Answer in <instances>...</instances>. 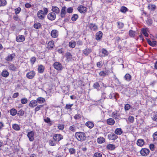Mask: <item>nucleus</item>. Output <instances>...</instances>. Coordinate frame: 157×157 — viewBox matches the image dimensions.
Segmentation results:
<instances>
[{"mask_svg":"<svg viewBox=\"0 0 157 157\" xmlns=\"http://www.w3.org/2000/svg\"><path fill=\"white\" fill-rule=\"evenodd\" d=\"M7 4L6 0H0V6H4Z\"/></svg>","mask_w":157,"mask_h":157,"instance_id":"40","label":"nucleus"},{"mask_svg":"<svg viewBox=\"0 0 157 157\" xmlns=\"http://www.w3.org/2000/svg\"><path fill=\"white\" fill-rule=\"evenodd\" d=\"M92 52V50L90 48H86L83 50V53L86 56H88Z\"/></svg>","mask_w":157,"mask_h":157,"instance_id":"18","label":"nucleus"},{"mask_svg":"<svg viewBox=\"0 0 157 157\" xmlns=\"http://www.w3.org/2000/svg\"><path fill=\"white\" fill-rule=\"evenodd\" d=\"M106 148L108 150H113L115 149V146L113 144H109L107 145Z\"/></svg>","mask_w":157,"mask_h":157,"instance_id":"27","label":"nucleus"},{"mask_svg":"<svg viewBox=\"0 0 157 157\" xmlns=\"http://www.w3.org/2000/svg\"><path fill=\"white\" fill-rule=\"evenodd\" d=\"M105 141V139L103 137H100L97 139V141L99 144H102Z\"/></svg>","mask_w":157,"mask_h":157,"instance_id":"26","label":"nucleus"},{"mask_svg":"<svg viewBox=\"0 0 157 157\" xmlns=\"http://www.w3.org/2000/svg\"><path fill=\"white\" fill-rule=\"evenodd\" d=\"M74 118L76 119H78L81 118V115L79 114H76L74 116Z\"/></svg>","mask_w":157,"mask_h":157,"instance_id":"64","label":"nucleus"},{"mask_svg":"<svg viewBox=\"0 0 157 157\" xmlns=\"http://www.w3.org/2000/svg\"><path fill=\"white\" fill-rule=\"evenodd\" d=\"M130 108V105L129 104H127L125 105L124 109L125 111L128 110Z\"/></svg>","mask_w":157,"mask_h":157,"instance_id":"53","label":"nucleus"},{"mask_svg":"<svg viewBox=\"0 0 157 157\" xmlns=\"http://www.w3.org/2000/svg\"><path fill=\"white\" fill-rule=\"evenodd\" d=\"M120 114L116 111L113 112L112 113L111 116L115 119H118L120 117Z\"/></svg>","mask_w":157,"mask_h":157,"instance_id":"9","label":"nucleus"},{"mask_svg":"<svg viewBox=\"0 0 157 157\" xmlns=\"http://www.w3.org/2000/svg\"><path fill=\"white\" fill-rule=\"evenodd\" d=\"M99 74L100 76L104 77L106 75V72L104 71H101L99 73Z\"/></svg>","mask_w":157,"mask_h":157,"instance_id":"55","label":"nucleus"},{"mask_svg":"<svg viewBox=\"0 0 157 157\" xmlns=\"http://www.w3.org/2000/svg\"><path fill=\"white\" fill-rule=\"evenodd\" d=\"M48 13V10L47 8H44V11L42 10H39L37 13V15L38 18L41 20L44 19L45 15Z\"/></svg>","mask_w":157,"mask_h":157,"instance_id":"2","label":"nucleus"},{"mask_svg":"<svg viewBox=\"0 0 157 157\" xmlns=\"http://www.w3.org/2000/svg\"><path fill=\"white\" fill-rule=\"evenodd\" d=\"M25 38L23 35H19L17 37L16 41L17 42H22L25 40Z\"/></svg>","mask_w":157,"mask_h":157,"instance_id":"14","label":"nucleus"},{"mask_svg":"<svg viewBox=\"0 0 157 157\" xmlns=\"http://www.w3.org/2000/svg\"><path fill=\"white\" fill-rule=\"evenodd\" d=\"M12 128L14 129L17 131L19 130L20 129L19 126L16 124H13L12 126Z\"/></svg>","mask_w":157,"mask_h":157,"instance_id":"39","label":"nucleus"},{"mask_svg":"<svg viewBox=\"0 0 157 157\" xmlns=\"http://www.w3.org/2000/svg\"><path fill=\"white\" fill-rule=\"evenodd\" d=\"M17 113V110L13 109H11L10 110V114L12 116L15 115Z\"/></svg>","mask_w":157,"mask_h":157,"instance_id":"36","label":"nucleus"},{"mask_svg":"<svg viewBox=\"0 0 157 157\" xmlns=\"http://www.w3.org/2000/svg\"><path fill=\"white\" fill-rule=\"evenodd\" d=\"M148 7L149 9H151V10H154L155 9L156 6L155 5L151 4L148 5Z\"/></svg>","mask_w":157,"mask_h":157,"instance_id":"43","label":"nucleus"},{"mask_svg":"<svg viewBox=\"0 0 157 157\" xmlns=\"http://www.w3.org/2000/svg\"><path fill=\"white\" fill-rule=\"evenodd\" d=\"M87 8L83 6H81L78 8V10L81 13H83L86 11Z\"/></svg>","mask_w":157,"mask_h":157,"instance_id":"11","label":"nucleus"},{"mask_svg":"<svg viewBox=\"0 0 157 157\" xmlns=\"http://www.w3.org/2000/svg\"><path fill=\"white\" fill-rule=\"evenodd\" d=\"M58 35V32L56 30H53L51 32V36L53 38H56Z\"/></svg>","mask_w":157,"mask_h":157,"instance_id":"17","label":"nucleus"},{"mask_svg":"<svg viewBox=\"0 0 157 157\" xmlns=\"http://www.w3.org/2000/svg\"><path fill=\"white\" fill-rule=\"evenodd\" d=\"M149 148L151 150L154 151V145L153 144H151L149 145Z\"/></svg>","mask_w":157,"mask_h":157,"instance_id":"62","label":"nucleus"},{"mask_svg":"<svg viewBox=\"0 0 157 157\" xmlns=\"http://www.w3.org/2000/svg\"><path fill=\"white\" fill-rule=\"evenodd\" d=\"M102 55L101 56H105L108 55V52L105 49H102Z\"/></svg>","mask_w":157,"mask_h":157,"instance_id":"32","label":"nucleus"},{"mask_svg":"<svg viewBox=\"0 0 157 157\" xmlns=\"http://www.w3.org/2000/svg\"><path fill=\"white\" fill-rule=\"evenodd\" d=\"M75 136L78 140L81 142L84 141L86 138L85 134L83 132H76L75 133Z\"/></svg>","mask_w":157,"mask_h":157,"instance_id":"1","label":"nucleus"},{"mask_svg":"<svg viewBox=\"0 0 157 157\" xmlns=\"http://www.w3.org/2000/svg\"><path fill=\"white\" fill-rule=\"evenodd\" d=\"M69 152L71 154H74L75 153V150L74 148H70L69 149Z\"/></svg>","mask_w":157,"mask_h":157,"instance_id":"49","label":"nucleus"},{"mask_svg":"<svg viewBox=\"0 0 157 157\" xmlns=\"http://www.w3.org/2000/svg\"><path fill=\"white\" fill-rule=\"evenodd\" d=\"M21 8L20 7H18L16 9H15L14 10L15 11V13L17 14H18L21 11Z\"/></svg>","mask_w":157,"mask_h":157,"instance_id":"54","label":"nucleus"},{"mask_svg":"<svg viewBox=\"0 0 157 157\" xmlns=\"http://www.w3.org/2000/svg\"><path fill=\"white\" fill-rule=\"evenodd\" d=\"M85 125L90 128H92L94 126V123L90 121H88L86 122L85 124Z\"/></svg>","mask_w":157,"mask_h":157,"instance_id":"25","label":"nucleus"},{"mask_svg":"<svg viewBox=\"0 0 157 157\" xmlns=\"http://www.w3.org/2000/svg\"><path fill=\"white\" fill-rule=\"evenodd\" d=\"M63 136L60 134H56L54 135L53 138L54 140L56 141H59L63 139Z\"/></svg>","mask_w":157,"mask_h":157,"instance_id":"5","label":"nucleus"},{"mask_svg":"<svg viewBox=\"0 0 157 157\" xmlns=\"http://www.w3.org/2000/svg\"><path fill=\"white\" fill-rule=\"evenodd\" d=\"M117 24L118 28L119 29L122 28L124 26V24L120 22H117Z\"/></svg>","mask_w":157,"mask_h":157,"instance_id":"42","label":"nucleus"},{"mask_svg":"<svg viewBox=\"0 0 157 157\" xmlns=\"http://www.w3.org/2000/svg\"><path fill=\"white\" fill-rule=\"evenodd\" d=\"M94 157H102V154L97 152L94 154Z\"/></svg>","mask_w":157,"mask_h":157,"instance_id":"58","label":"nucleus"},{"mask_svg":"<svg viewBox=\"0 0 157 157\" xmlns=\"http://www.w3.org/2000/svg\"><path fill=\"white\" fill-rule=\"evenodd\" d=\"M73 9L72 7L68 8L67 9V12L68 13H71L73 12Z\"/></svg>","mask_w":157,"mask_h":157,"instance_id":"59","label":"nucleus"},{"mask_svg":"<svg viewBox=\"0 0 157 157\" xmlns=\"http://www.w3.org/2000/svg\"><path fill=\"white\" fill-rule=\"evenodd\" d=\"M128 120L131 123H133L134 120V117L133 116H129L128 118Z\"/></svg>","mask_w":157,"mask_h":157,"instance_id":"51","label":"nucleus"},{"mask_svg":"<svg viewBox=\"0 0 157 157\" xmlns=\"http://www.w3.org/2000/svg\"><path fill=\"white\" fill-rule=\"evenodd\" d=\"M36 59L35 57H32L30 59V62L31 63L33 64L36 60Z\"/></svg>","mask_w":157,"mask_h":157,"instance_id":"56","label":"nucleus"},{"mask_svg":"<svg viewBox=\"0 0 157 157\" xmlns=\"http://www.w3.org/2000/svg\"><path fill=\"white\" fill-rule=\"evenodd\" d=\"M65 56L67 58V61H69L71 60L72 59V56L70 53H67L65 54Z\"/></svg>","mask_w":157,"mask_h":157,"instance_id":"19","label":"nucleus"},{"mask_svg":"<svg viewBox=\"0 0 157 157\" xmlns=\"http://www.w3.org/2000/svg\"><path fill=\"white\" fill-rule=\"evenodd\" d=\"M129 36L131 37H134L135 36L136 32L132 30L129 31Z\"/></svg>","mask_w":157,"mask_h":157,"instance_id":"41","label":"nucleus"},{"mask_svg":"<svg viewBox=\"0 0 157 157\" xmlns=\"http://www.w3.org/2000/svg\"><path fill=\"white\" fill-rule=\"evenodd\" d=\"M127 8L124 6H122L121 8V11L123 13L126 12L127 11Z\"/></svg>","mask_w":157,"mask_h":157,"instance_id":"47","label":"nucleus"},{"mask_svg":"<svg viewBox=\"0 0 157 157\" xmlns=\"http://www.w3.org/2000/svg\"><path fill=\"white\" fill-rule=\"evenodd\" d=\"M75 45V42L74 41H71L69 42V46L72 48H74Z\"/></svg>","mask_w":157,"mask_h":157,"instance_id":"44","label":"nucleus"},{"mask_svg":"<svg viewBox=\"0 0 157 157\" xmlns=\"http://www.w3.org/2000/svg\"><path fill=\"white\" fill-rule=\"evenodd\" d=\"M9 73L6 70L3 71L2 73V76L5 77H8L9 75Z\"/></svg>","mask_w":157,"mask_h":157,"instance_id":"30","label":"nucleus"},{"mask_svg":"<svg viewBox=\"0 0 157 157\" xmlns=\"http://www.w3.org/2000/svg\"><path fill=\"white\" fill-rule=\"evenodd\" d=\"M34 133L33 131H32L28 133L27 135L30 141H32L34 139Z\"/></svg>","mask_w":157,"mask_h":157,"instance_id":"6","label":"nucleus"},{"mask_svg":"<svg viewBox=\"0 0 157 157\" xmlns=\"http://www.w3.org/2000/svg\"><path fill=\"white\" fill-rule=\"evenodd\" d=\"M153 137L154 139V140H157V131L155 132L153 135Z\"/></svg>","mask_w":157,"mask_h":157,"instance_id":"63","label":"nucleus"},{"mask_svg":"<svg viewBox=\"0 0 157 157\" xmlns=\"http://www.w3.org/2000/svg\"><path fill=\"white\" fill-rule=\"evenodd\" d=\"M108 136V139L111 140H115L118 138V136L114 133H111L109 134Z\"/></svg>","mask_w":157,"mask_h":157,"instance_id":"13","label":"nucleus"},{"mask_svg":"<svg viewBox=\"0 0 157 157\" xmlns=\"http://www.w3.org/2000/svg\"><path fill=\"white\" fill-rule=\"evenodd\" d=\"M150 152L149 149L146 148H142L140 151V154L143 156H146Z\"/></svg>","mask_w":157,"mask_h":157,"instance_id":"4","label":"nucleus"},{"mask_svg":"<svg viewBox=\"0 0 157 157\" xmlns=\"http://www.w3.org/2000/svg\"><path fill=\"white\" fill-rule=\"evenodd\" d=\"M102 36V33L101 31H99L96 33V39L97 40H100Z\"/></svg>","mask_w":157,"mask_h":157,"instance_id":"21","label":"nucleus"},{"mask_svg":"<svg viewBox=\"0 0 157 157\" xmlns=\"http://www.w3.org/2000/svg\"><path fill=\"white\" fill-rule=\"evenodd\" d=\"M43 105H40L36 107L35 109V112L39 111L41 108L43 107Z\"/></svg>","mask_w":157,"mask_h":157,"instance_id":"48","label":"nucleus"},{"mask_svg":"<svg viewBox=\"0 0 157 157\" xmlns=\"http://www.w3.org/2000/svg\"><path fill=\"white\" fill-rule=\"evenodd\" d=\"M107 123L110 125H113L115 123V121L112 118H109L107 120Z\"/></svg>","mask_w":157,"mask_h":157,"instance_id":"22","label":"nucleus"},{"mask_svg":"<svg viewBox=\"0 0 157 157\" xmlns=\"http://www.w3.org/2000/svg\"><path fill=\"white\" fill-rule=\"evenodd\" d=\"M15 56V55L14 53L10 54L6 57L5 59L7 61H11Z\"/></svg>","mask_w":157,"mask_h":157,"instance_id":"10","label":"nucleus"},{"mask_svg":"<svg viewBox=\"0 0 157 157\" xmlns=\"http://www.w3.org/2000/svg\"><path fill=\"white\" fill-rule=\"evenodd\" d=\"M37 103H42L45 101V99L44 98L41 97H39L37 99Z\"/></svg>","mask_w":157,"mask_h":157,"instance_id":"34","label":"nucleus"},{"mask_svg":"<svg viewBox=\"0 0 157 157\" xmlns=\"http://www.w3.org/2000/svg\"><path fill=\"white\" fill-rule=\"evenodd\" d=\"M48 18L50 20H53L56 18V15L54 12L49 13L48 15Z\"/></svg>","mask_w":157,"mask_h":157,"instance_id":"7","label":"nucleus"},{"mask_svg":"<svg viewBox=\"0 0 157 157\" xmlns=\"http://www.w3.org/2000/svg\"><path fill=\"white\" fill-rule=\"evenodd\" d=\"M78 18V16L77 14H74L71 18V20L72 21H76Z\"/></svg>","mask_w":157,"mask_h":157,"instance_id":"38","label":"nucleus"},{"mask_svg":"<svg viewBox=\"0 0 157 157\" xmlns=\"http://www.w3.org/2000/svg\"><path fill=\"white\" fill-rule=\"evenodd\" d=\"M24 111L22 109H21L18 112L17 114L18 116H23L24 115Z\"/></svg>","mask_w":157,"mask_h":157,"instance_id":"45","label":"nucleus"},{"mask_svg":"<svg viewBox=\"0 0 157 157\" xmlns=\"http://www.w3.org/2000/svg\"><path fill=\"white\" fill-rule=\"evenodd\" d=\"M125 79L128 81H130L131 79V76L129 74H127L124 76Z\"/></svg>","mask_w":157,"mask_h":157,"instance_id":"33","label":"nucleus"},{"mask_svg":"<svg viewBox=\"0 0 157 157\" xmlns=\"http://www.w3.org/2000/svg\"><path fill=\"white\" fill-rule=\"evenodd\" d=\"M44 70V67L42 65H40L38 68V72L42 73H43Z\"/></svg>","mask_w":157,"mask_h":157,"instance_id":"31","label":"nucleus"},{"mask_svg":"<svg viewBox=\"0 0 157 157\" xmlns=\"http://www.w3.org/2000/svg\"><path fill=\"white\" fill-rule=\"evenodd\" d=\"M53 67L54 68L58 71L61 70L62 69V65L59 62H55L53 64Z\"/></svg>","mask_w":157,"mask_h":157,"instance_id":"3","label":"nucleus"},{"mask_svg":"<svg viewBox=\"0 0 157 157\" xmlns=\"http://www.w3.org/2000/svg\"><path fill=\"white\" fill-rule=\"evenodd\" d=\"M67 10V8L65 6L63 7L61 11L60 15L61 17L62 18H63L65 17V15L66 13V10Z\"/></svg>","mask_w":157,"mask_h":157,"instance_id":"12","label":"nucleus"},{"mask_svg":"<svg viewBox=\"0 0 157 157\" xmlns=\"http://www.w3.org/2000/svg\"><path fill=\"white\" fill-rule=\"evenodd\" d=\"M41 24L39 22H36L34 25V27L36 29H39L41 27Z\"/></svg>","mask_w":157,"mask_h":157,"instance_id":"35","label":"nucleus"},{"mask_svg":"<svg viewBox=\"0 0 157 157\" xmlns=\"http://www.w3.org/2000/svg\"><path fill=\"white\" fill-rule=\"evenodd\" d=\"M49 144L52 146H54L56 145V144L54 141L52 140H50L49 141Z\"/></svg>","mask_w":157,"mask_h":157,"instance_id":"57","label":"nucleus"},{"mask_svg":"<svg viewBox=\"0 0 157 157\" xmlns=\"http://www.w3.org/2000/svg\"><path fill=\"white\" fill-rule=\"evenodd\" d=\"M142 33L144 34V35L146 37H147L148 36V34L147 33V31L146 29H143L142 31Z\"/></svg>","mask_w":157,"mask_h":157,"instance_id":"50","label":"nucleus"},{"mask_svg":"<svg viewBox=\"0 0 157 157\" xmlns=\"http://www.w3.org/2000/svg\"><path fill=\"white\" fill-rule=\"evenodd\" d=\"M35 75V73L34 71H31L27 73L26 74V76L29 79H31L34 77Z\"/></svg>","mask_w":157,"mask_h":157,"instance_id":"8","label":"nucleus"},{"mask_svg":"<svg viewBox=\"0 0 157 157\" xmlns=\"http://www.w3.org/2000/svg\"><path fill=\"white\" fill-rule=\"evenodd\" d=\"M147 40L148 44L151 46L154 47L156 45L157 42L153 40L151 41L148 39H147Z\"/></svg>","mask_w":157,"mask_h":157,"instance_id":"15","label":"nucleus"},{"mask_svg":"<svg viewBox=\"0 0 157 157\" xmlns=\"http://www.w3.org/2000/svg\"><path fill=\"white\" fill-rule=\"evenodd\" d=\"M90 28L91 30L94 31L96 30L97 28V26L94 24L90 23L89 25Z\"/></svg>","mask_w":157,"mask_h":157,"instance_id":"23","label":"nucleus"},{"mask_svg":"<svg viewBox=\"0 0 157 157\" xmlns=\"http://www.w3.org/2000/svg\"><path fill=\"white\" fill-rule=\"evenodd\" d=\"M144 142L143 140L142 139H138L137 142V145L140 147L142 146L144 144Z\"/></svg>","mask_w":157,"mask_h":157,"instance_id":"20","label":"nucleus"},{"mask_svg":"<svg viewBox=\"0 0 157 157\" xmlns=\"http://www.w3.org/2000/svg\"><path fill=\"white\" fill-rule=\"evenodd\" d=\"M114 133L117 135H121L122 133V131L121 128H117L115 131Z\"/></svg>","mask_w":157,"mask_h":157,"instance_id":"28","label":"nucleus"},{"mask_svg":"<svg viewBox=\"0 0 157 157\" xmlns=\"http://www.w3.org/2000/svg\"><path fill=\"white\" fill-rule=\"evenodd\" d=\"M69 129L71 131L75 132V126L73 125L70 127Z\"/></svg>","mask_w":157,"mask_h":157,"instance_id":"60","label":"nucleus"},{"mask_svg":"<svg viewBox=\"0 0 157 157\" xmlns=\"http://www.w3.org/2000/svg\"><path fill=\"white\" fill-rule=\"evenodd\" d=\"M48 45L49 47V48L52 49L53 48L54 46V42L53 41H51L48 43Z\"/></svg>","mask_w":157,"mask_h":157,"instance_id":"37","label":"nucleus"},{"mask_svg":"<svg viewBox=\"0 0 157 157\" xmlns=\"http://www.w3.org/2000/svg\"><path fill=\"white\" fill-rule=\"evenodd\" d=\"M8 68L9 70L13 71H16L17 69L16 67L12 64H10Z\"/></svg>","mask_w":157,"mask_h":157,"instance_id":"29","label":"nucleus"},{"mask_svg":"<svg viewBox=\"0 0 157 157\" xmlns=\"http://www.w3.org/2000/svg\"><path fill=\"white\" fill-rule=\"evenodd\" d=\"M99 84L98 82H96V83H94L93 85V87L94 88L96 89H98L99 88Z\"/></svg>","mask_w":157,"mask_h":157,"instance_id":"52","label":"nucleus"},{"mask_svg":"<svg viewBox=\"0 0 157 157\" xmlns=\"http://www.w3.org/2000/svg\"><path fill=\"white\" fill-rule=\"evenodd\" d=\"M21 102L22 104H25L28 102V99L27 98H23L21 99Z\"/></svg>","mask_w":157,"mask_h":157,"instance_id":"46","label":"nucleus"},{"mask_svg":"<svg viewBox=\"0 0 157 157\" xmlns=\"http://www.w3.org/2000/svg\"><path fill=\"white\" fill-rule=\"evenodd\" d=\"M52 11L55 12L57 14H58L59 13L60 10L56 6H52Z\"/></svg>","mask_w":157,"mask_h":157,"instance_id":"24","label":"nucleus"},{"mask_svg":"<svg viewBox=\"0 0 157 157\" xmlns=\"http://www.w3.org/2000/svg\"><path fill=\"white\" fill-rule=\"evenodd\" d=\"M37 104V101L35 100H33L31 101L29 104V105L30 107H34Z\"/></svg>","mask_w":157,"mask_h":157,"instance_id":"16","label":"nucleus"},{"mask_svg":"<svg viewBox=\"0 0 157 157\" xmlns=\"http://www.w3.org/2000/svg\"><path fill=\"white\" fill-rule=\"evenodd\" d=\"M58 127L59 129L60 130H63L64 128V125L63 124H59Z\"/></svg>","mask_w":157,"mask_h":157,"instance_id":"61","label":"nucleus"}]
</instances>
